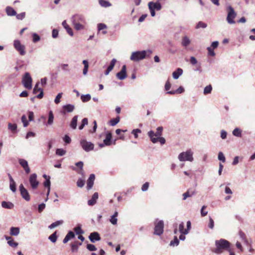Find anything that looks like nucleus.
Instances as JSON below:
<instances>
[{
    "mask_svg": "<svg viewBox=\"0 0 255 255\" xmlns=\"http://www.w3.org/2000/svg\"><path fill=\"white\" fill-rule=\"evenodd\" d=\"M206 208H207V206L204 205L202 206V207L201 209V215L202 217H204V216H206L208 214L207 211H204V209H206Z\"/></svg>",
    "mask_w": 255,
    "mask_h": 255,
    "instance_id": "60",
    "label": "nucleus"
},
{
    "mask_svg": "<svg viewBox=\"0 0 255 255\" xmlns=\"http://www.w3.org/2000/svg\"><path fill=\"white\" fill-rule=\"evenodd\" d=\"M212 90V87L211 85H208L204 88V94L207 95L211 93Z\"/></svg>",
    "mask_w": 255,
    "mask_h": 255,
    "instance_id": "41",
    "label": "nucleus"
},
{
    "mask_svg": "<svg viewBox=\"0 0 255 255\" xmlns=\"http://www.w3.org/2000/svg\"><path fill=\"white\" fill-rule=\"evenodd\" d=\"M60 67L61 69L65 72H69L70 69L69 68V65L68 64H60Z\"/></svg>",
    "mask_w": 255,
    "mask_h": 255,
    "instance_id": "40",
    "label": "nucleus"
},
{
    "mask_svg": "<svg viewBox=\"0 0 255 255\" xmlns=\"http://www.w3.org/2000/svg\"><path fill=\"white\" fill-rule=\"evenodd\" d=\"M116 61H117V60L116 59H115V58L113 59L110 62V65L107 68L109 70L112 71L115 66Z\"/></svg>",
    "mask_w": 255,
    "mask_h": 255,
    "instance_id": "49",
    "label": "nucleus"
},
{
    "mask_svg": "<svg viewBox=\"0 0 255 255\" xmlns=\"http://www.w3.org/2000/svg\"><path fill=\"white\" fill-rule=\"evenodd\" d=\"M72 23H73V24L74 26V28L77 30H82V29H83L84 28V24L85 23H78V22H72Z\"/></svg>",
    "mask_w": 255,
    "mask_h": 255,
    "instance_id": "33",
    "label": "nucleus"
},
{
    "mask_svg": "<svg viewBox=\"0 0 255 255\" xmlns=\"http://www.w3.org/2000/svg\"><path fill=\"white\" fill-rule=\"evenodd\" d=\"M72 22H78L80 23H85V19L83 15L76 14L72 17Z\"/></svg>",
    "mask_w": 255,
    "mask_h": 255,
    "instance_id": "13",
    "label": "nucleus"
},
{
    "mask_svg": "<svg viewBox=\"0 0 255 255\" xmlns=\"http://www.w3.org/2000/svg\"><path fill=\"white\" fill-rule=\"evenodd\" d=\"M184 224L183 222H181L179 225V232L184 235H187L188 234L187 230L184 229Z\"/></svg>",
    "mask_w": 255,
    "mask_h": 255,
    "instance_id": "31",
    "label": "nucleus"
},
{
    "mask_svg": "<svg viewBox=\"0 0 255 255\" xmlns=\"http://www.w3.org/2000/svg\"><path fill=\"white\" fill-rule=\"evenodd\" d=\"M239 236L246 245L247 246L250 245V243L247 239L246 236L243 232L241 231L239 232Z\"/></svg>",
    "mask_w": 255,
    "mask_h": 255,
    "instance_id": "27",
    "label": "nucleus"
},
{
    "mask_svg": "<svg viewBox=\"0 0 255 255\" xmlns=\"http://www.w3.org/2000/svg\"><path fill=\"white\" fill-rule=\"evenodd\" d=\"M78 249V245L77 243H74L71 245V250L73 253L77 252Z\"/></svg>",
    "mask_w": 255,
    "mask_h": 255,
    "instance_id": "59",
    "label": "nucleus"
},
{
    "mask_svg": "<svg viewBox=\"0 0 255 255\" xmlns=\"http://www.w3.org/2000/svg\"><path fill=\"white\" fill-rule=\"evenodd\" d=\"M18 162L20 165L23 168L25 172L27 174L29 173L30 169L28 166V162L23 159H19Z\"/></svg>",
    "mask_w": 255,
    "mask_h": 255,
    "instance_id": "14",
    "label": "nucleus"
},
{
    "mask_svg": "<svg viewBox=\"0 0 255 255\" xmlns=\"http://www.w3.org/2000/svg\"><path fill=\"white\" fill-rule=\"evenodd\" d=\"M58 30L56 29H53L52 30V36L53 38H56L58 36Z\"/></svg>",
    "mask_w": 255,
    "mask_h": 255,
    "instance_id": "64",
    "label": "nucleus"
},
{
    "mask_svg": "<svg viewBox=\"0 0 255 255\" xmlns=\"http://www.w3.org/2000/svg\"><path fill=\"white\" fill-rule=\"evenodd\" d=\"M141 132V130L139 129H138V128H136V129H134L133 130H132L131 133L134 135V136L135 138H137L138 137V135H137V133H140Z\"/></svg>",
    "mask_w": 255,
    "mask_h": 255,
    "instance_id": "63",
    "label": "nucleus"
},
{
    "mask_svg": "<svg viewBox=\"0 0 255 255\" xmlns=\"http://www.w3.org/2000/svg\"><path fill=\"white\" fill-rule=\"evenodd\" d=\"M207 26V24L202 21H199L196 25L195 28L198 29L200 28H205Z\"/></svg>",
    "mask_w": 255,
    "mask_h": 255,
    "instance_id": "43",
    "label": "nucleus"
},
{
    "mask_svg": "<svg viewBox=\"0 0 255 255\" xmlns=\"http://www.w3.org/2000/svg\"><path fill=\"white\" fill-rule=\"evenodd\" d=\"M99 1L100 4L102 6L104 7H108L111 6V5H112L110 2L105 0H99Z\"/></svg>",
    "mask_w": 255,
    "mask_h": 255,
    "instance_id": "37",
    "label": "nucleus"
},
{
    "mask_svg": "<svg viewBox=\"0 0 255 255\" xmlns=\"http://www.w3.org/2000/svg\"><path fill=\"white\" fill-rule=\"evenodd\" d=\"M19 190L20 195L23 199L26 201H29L30 200V197L28 190L24 187L22 184H21L19 186Z\"/></svg>",
    "mask_w": 255,
    "mask_h": 255,
    "instance_id": "9",
    "label": "nucleus"
},
{
    "mask_svg": "<svg viewBox=\"0 0 255 255\" xmlns=\"http://www.w3.org/2000/svg\"><path fill=\"white\" fill-rule=\"evenodd\" d=\"M218 158L219 160L221 161L223 163L225 162L226 161L225 157L223 153L221 151L218 153Z\"/></svg>",
    "mask_w": 255,
    "mask_h": 255,
    "instance_id": "48",
    "label": "nucleus"
},
{
    "mask_svg": "<svg viewBox=\"0 0 255 255\" xmlns=\"http://www.w3.org/2000/svg\"><path fill=\"white\" fill-rule=\"evenodd\" d=\"M91 99L90 94H87L86 95H82L81 96V99L83 102H87L89 101Z\"/></svg>",
    "mask_w": 255,
    "mask_h": 255,
    "instance_id": "35",
    "label": "nucleus"
},
{
    "mask_svg": "<svg viewBox=\"0 0 255 255\" xmlns=\"http://www.w3.org/2000/svg\"><path fill=\"white\" fill-rule=\"evenodd\" d=\"M242 131L240 128H236L233 130L232 133L235 136L241 137H242Z\"/></svg>",
    "mask_w": 255,
    "mask_h": 255,
    "instance_id": "32",
    "label": "nucleus"
},
{
    "mask_svg": "<svg viewBox=\"0 0 255 255\" xmlns=\"http://www.w3.org/2000/svg\"><path fill=\"white\" fill-rule=\"evenodd\" d=\"M120 122V117H117V118H114V119H111L109 123H110V125L111 126H116L119 122Z\"/></svg>",
    "mask_w": 255,
    "mask_h": 255,
    "instance_id": "38",
    "label": "nucleus"
},
{
    "mask_svg": "<svg viewBox=\"0 0 255 255\" xmlns=\"http://www.w3.org/2000/svg\"><path fill=\"white\" fill-rule=\"evenodd\" d=\"M226 9L228 12L226 18L227 22L230 24H235V21L234 20V19L237 16L236 12L231 5L228 6Z\"/></svg>",
    "mask_w": 255,
    "mask_h": 255,
    "instance_id": "4",
    "label": "nucleus"
},
{
    "mask_svg": "<svg viewBox=\"0 0 255 255\" xmlns=\"http://www.w3.org/2000/svg\"><path fill=\"white\" fill-rule=\"evenodd\" d=\"M87 249L90 251H95L97 250V248L95 245L93 244H87Z\"/></svg>",
    "mask_w": 255,
    "mask_h": 255,
    "instance_id": "54",
    "label": "nucleus"
},
{
    "mask_svg": "<svg viewBox=\"0 0 255 255\" xmlns=\"http://www.w3.org/2000/svg\"><path fill=\"white\" fill-rule=\"evenodd\" d=\"M54 115L51 111H49L48 115V119L47 121V125H51L53 123Z\"/></svg>",
    "mask_w": 255,
    "mask_h": 255,
    "instance_id": "36",
    "label": "nucleus"
},
{
    "mask_svg": "<svg viewBox=\"0 0 255 255\" xmlns=\"http://www.w3.org/2000/svg\"><path fill=\"white\" fill-rule=\"evenodd\" d=\"M29 183L30 184L32 189H36L39 185V182L37 180V175L35 173H33L30 175L29 179Z\"/></svg>",
    "mask_w": 255,
    "mask_h": 255,
    "instance_id": "11",
    "label": "nucleus"
},
{
    "mask_svg": "<svg viewBox=\"0 0 255 255\" xmlns=\"http://www.w3.org/2000/svg\"><path fill=\"white\" fill-rule=\"evenodd\" d=\"M89 238L90 241L93 243L101 240L99 234L96 232L91 233L89 236Z\"/></svg>",
    "mask_w": 255,
    "mask_h": 255,
    "instance_id": "15",
    "label": "nucleus"
},
{
    "mask_svg": "<svg viewBox=\"0 0 255 255\" xmlns=\"http://www.w3.org/2000/svg\"><path fill=\"white\" fill-rule=\"evenodd\" d=\"M21 121L23 124L24 127H26L28 125V122L27 120L25 115H23L21 117Z\"/></svg>",
    "mask_w": 255,
    "mask_h": 255,
    "instance_id": "53",
    "label": "nucleus"
},
{
    "mask_svg": "<svg viewBox=\"0 0 255 255\" xmlns=\"http://www.w3.org/2000/svg\"><path fill=\"white\" fill-rule=\"evenodd\" d=\"M8 128L9 130H10L12 132H14L17 129V126L16 124L9 123L8 124Z\"/></svg>",
    "mask_w": 255,
    "mask_h": 255,
    "instance_id": "46",
    "label": "nucleus"
},
{
    "mask_svg": "<svg viewBox=\"0 0 255 255\" xmlns=\"http://www.w3.org/2000/svg\"><path fill=\"white\" fill-rule=\"evenodd\" d=\"M62 96V93H59L56 96V98H55V99L54 100V102L56 104H59L60 103V99L61 98Z\"/></svg>",
    "mask_w": 255,
    "mask_h": 255,
    "instance_id": "55",
    "label": "nucleus"
},
{
    "mask_svg": "<svg viewBox=\"0 0 255 255\" xmlns=\"http://www.w3.org/2000/svg\"><path fill=\"white\" fill-rule=\"evenodd\" d=\"M107 28V25L104 23H100L98 24V30L99 31L106 29Z\"/></svg>",
    "mask_w": 255,
    "mask_h": 255,
    "instance_id": "58",
    "label": "nucleus"
},
{
    "mask_svg": "<svg viewBox=\"0 0 255 255\" xmlns=\"http://www.w3.org/2000/svg\"><path fill=\"white\" fill-rule=\"evenodd\" d=\"M63 223V220L57 221L56 222H55L52 223L49 226L48 228L50 229H52L59 225H62Z\"/></svg>",
    "mask_w": 255,
    "mask_h": 255,
    "instance_id": "34",
    "label": "nucleus"
},
{
    "mask_svg": "<svg viewBox=\"0 0 255 255\" xmlns=\"http://www.w3.org/2000/svg\"><path fill=\"white\" fill-rule=\"evenodd\" d=\"M50 177H48V179H46L45 181L44 182L43 184L44 186L47 188V189H49V190H50Z\"/></svg>",
    "mask_w": 255,
    "mask_h": 255,
    "instance_id": "50",
    "label": "nucleus"
},
{
    "mask_svg": "<svg viewBox=\"0 0 255 255\" xmlns=\"http://www.w3.org/2000/svg\"><path fill=\"white\" fill-rule=\"evenodd\" d=\"M112 133L111 132H108L106 133V138L104 140V142L105 144L107 146L111 145L112 144Z\"/></svg>",
    "mask_w": 255,
    "mask_h": 255,
    "instance_id": "21",
    "label": "nucleus"
},
{
    "mask_svg": "<svg viewBox=\"0 0 255 255\" xmlns=\"http://www.w3.org/2000/svg\"><path fill=\"white\" fill-rule=\"evenodd\" d=\"M146 53L147 51L145 50L133 52L130 57V60L134 62L141 60L145 58Z\"/></svg>",
    "mask_w": 255,
    "mask_h": 255,
    "instance_id": "3",
    "label": "nucleus"
},
{
    "mask_svg": "<svg viewBox=\"0 0 255 255\" xmlns=\"http://www.w3.org/2000/svg\"><path fill=\"white\" fill-rule=\"evenodd\" d=\"M6 14L8 16H14L16 15V11L10 6H7L5 8Z\"/></svg>",
    "mask_w": 255,
    "mask_h": 255,
    "instance_id": "24",
    "label": "nucleus"
},
{
    "mask_svg": "<svg viewBox=\"0 0 255 255\" xmlns=\"http://www.w3.org/2000/svg\"><path fill=\"white\" fill-rule=\"evenodd\" d=\"M154 131L153 130H150L148 132L147 134L148 136L150 137V140L153 143H156L157 142H159L161 144H164L165 143V139L163 137H152V135H154Z\"/></svg>",
    "mask_w": 255,
    "mask_h": 255,
    "instance_id": "8",
    "label": "nucleus"
},
{
    "mask_svg": "<svg viewBox=\"0 0 255 255\" xmlns=\"http://www.w3.org/2000/svg\"><path fill=\"white\" fill-rule=\"evenodd\" d=\"M162 131H163V128L162 127H158L156 129V132H154V134H153L154 135H152V137H160L162 135Z\"/></svg>",
    "mask_w": 255,
    "mask_h": 255,
    "instance_id": "30",
    "label": "nucleus"
},
{
    "mask_svg": "<svg viewBox=\"0 0 255 255\" xmlns=\"http://www.w3.org/2000/svg\"><path fill=\"white\" fill-rule=\"evenodd\" d=\"M39 85V82H37V83L35 84V86H34V88H33V93L34 94H37V93L38 92H39V89H42L41 88H39V87H38Z\"/></svg>",
    "mask_w": 255,
    "mask_h": 255,
    "instance_id": "56",
    "label": "nucleus"
},
{
    "mask_svg": "<svg viewBox=\"0 0 255 255\" xmlns=\"http://www.w3.org/2000/svg\"><path fill=\"white\" fill-rule=\"evenodd\" d=\"M32 78L28 72H26L22 79V83L23 86L27 89L30 90L32 88Z\"/></svg>",
    "mask_w": 255,
    "mask_h": 255,
    "instance_id": "5",
    "label": "nucleus"
},
{
    "mask_svg": "<svg viewBox=\"0 0 255 255\" xmlns=\"http://www.w3.org/2000/svg\"><path fill=\"white\" fill-rule=\"evenodd\" d=\"M80 144L83 149L86 152H89L94 149V144L85 139H81Z\"/></svg>",
    "mask_w": 255,
    "mask_h": 255,
    "instance_id": "6",
    "label": "nucleus"
},
{
    "mask_svg": "<svg viewBox=\"0 0 255 255\" xmlns=\"http://www.w3.org/2000/svg\"><path fill=\"white\" fill-rule=\"evenodd\" d=\"M57 239V236L56 235V232L53 233L52 235H51L49 237L48 239L51 241L52 243L56 242Z\"/></svg>",
    "mask_w": 255,
    "mask_h": 255,
    "instance_id": "42",
    "label": "nucleus"
},
{
    "mask_svg": "<svg viewBox=\"0 0 255 255\" xmlns=\"http://www.w3.org/2000/svg\"><path fill=\"white\" fill-rule=\"evenodd\" d=\"M98 193L97 192H95L92 197V198L88 200V204L89 206H93L96 203L97 200L98 199Z\"/></svg>",
    "mask_w": 255,
    "mask_h": 255,
    "instance_id": "19",
    "label": "nucleus"
},
{
    "mask_svg": "<svg viewBox=\"0 0 255 255\" xmlns=\"http://www.w3.org/2000/svg\"><path fill=\"white\" fill-rule=\"evenodd\" d=\"M62 25L64 27V28L66 30L67 33L71 36H73V32L72 28L67 24L66 20H64Z\"/></svg>",
    "mask_w": 255,
    "mask_h": 255,
    "instance_id": "23",
    "label": "nucleus"
},
{
    "mask_svg": "<svg viewBox=\"0 0 255 255\" xmlns=\"http://www.w3.org/2000/svg\"><path fill=\"white\" fill-rule=\"evenodd\" d=\"M74 231L77 235H81L84 233L83 231L80 226H78L74 229Z\"/></svg>",
    "mask_w": 255,
    "mask_h": 255,
    "instance_id": "57",
    "label": "nucleus"
},
{
    "mask_svg": "<svg viewBox=\"0 0 255 255\" xmlns=\"http://www.w3.org/2000/svg\"><path fill=\"white\" fill-rule=\"evenodd\" d=\"M214 227V222L211 217H209V222L208 224V227L213 229Z\"/></svg>",
    "mask_w": 255,
    "mask_h": 255,
    "instance_id": "62",
    "label": "nucleus"
},
{
    "mask_svg": "<svg viewBox=\"0 0 255 255\" xmlns=\"http://www.w3.org/2000/svg\"><path fill=\"white\" fill-rule=\"evenodd\" d=\"M190 42L191 41L190 39L187 36L183 37L181 42V44L183 46L185 47L188 46L190 44Z\"/></svg>",
    "mask_w": 255,
    "mask_h": 255,
    "instance_id": "26",
    "label": "nucleus"
},
{
    "mask_svg": "<svg viewBox=\"0 0 255 255\" xmlns=\"http://www.w3.org/2000/svg\"><path fill=\"white\" fill-rule=\"evenodd\" d=\"M95 179V175L94 174H90L88 179L87 182V188L88 190L91 189L94 184V180Z\"/></svg>",
    "mask_w": 255,
    "mask_h": 255,
    "instance_id": "18",
    "label": "nucleus"
},
{
    "mask_svg": "<svg viewBox=\"0 0 255 255\" xmlns=\"http://www.w3.org/2000/svg\"><path fill=\"white\" fill-rule=\"evenodd\" d=\"M116 76L119 80H124L127 78V67L125 65H123L122 66L121 70L119 72L117 73Z\"/></svg>",
    "mask_w": 255,
    "mask_h": 255,
    "instance_id": "12",
    "label": "nucleus"
},
{
    "mask_svg": "<svg viewBox=\"0 0 255 255\" xmlns=\"http://www.w3.org/2000/svg\"><path fill=\"white\" fill-rule=\"evenodd\" d=\"M1 206L3 208L11 209L14 207V205L10 202L2 201L1 202Z\"/></svg>",
    "mask_w": 255,
    "mask_h": 255,
    "instance_id": "25",
    "label": "nucleus"
},
{
    "mask_svg": "<svg viewBox=\"0 0 255 255\" xmlns=\"http://www.w3.org/2000/svg\"><path fill=\"white\" fill-rule=\"evenodd\" d=\"M193 152L191 149H188L184 152L180 153L178 156V159L180 161H190L192 162L194 160Z\"/></svg>",
    "mask_w": 255,
    "mask_h": 255,
    "instance_id": "2",
    "label": "nucleus"
},
{
    "mask_svg": "<svg viewBox=\"0 0 255 255\" xmlns=\"http://www.w3.org/2000/svg\"><path fill=\"white\" fill-rule=\"evenodd\" d=\"M164 228V223L162 220L159 221L155 225L154 234L160 236L163 234Z\"/></svg>",
    "mask_w": 255,
    "mask_h": 255,
    "instance_id": "10",
    "label": "nucleus"
},
{
    "mask_svg": "<svg viewBox=\"0 0 255 255\" xmlns=\"http://www.w3.org/2000/svg\"><path fill=\"white\" fill-rule=\"evenodd\" d=\"M148 8H149V6H151L152 7L153 10H160L162 8L161 4L158 1H157L155 2L153 1H150L148 3Z\"/></svg>",
    "mask_w": 255,
    "mask_h": 255,
    "instance_id": "17",
    "label": "nucleus"
},
{
    "mask_svg": "<svg viewBox=\"0 0 255 255\" xmlns=\"http://www.w3.org/2000/svg\"><path fill=\"white\" fill-rule=\"evenodd\" d=\"M85 181L84 179L79 178L77 181V185L80 188H82L85 185Z\"/></svg>",
    "mask_w": 255,
    "mask_h": 255,
    "instance_id": "47",
    "label": "nucleus"
},
{
    "mask_svg": "<svg viewBox=\"0 0 255 255\" xmlns=\"http://www.w3.org/2000/svg\"><path fill=\"white\" fill-rule=\"evenodd\" d=\"M62 109H63V111L62 112V113L63 114H65L66 113L72 112L75 109V106L73 105L67 104V105H64L62 107Z\"/></svg>",
    "mask_w": 255,
    "mask_h": 255,
    "instance_id": "16",
    "label": "nucleus"
},
{
    "mask_svg": "<svg viewBox=\"0 0 255 255\" xmlns=\"http://www.w3.org/2000/svg\"><path fill=\"white\" fill-rule=\"evenodd\" d=\"M19 234V228L18 227H11L10 229V234L11 236H16Z\"/></svg>",
    "mask_w": 255,
    "mask_h": 255,
    "instance_id": "28",
    "label": "nucleus"
},
{
    "mask_svg": "<svg viewBox=\"0 0 255 255\" xmlns=\"http://www.w3.org/2000/svg\"><path fill=\"white\" fill-rule=\"evenodd\" d=\"M195 194V190L188 189L186 192L183 194V200H185L187 198L192 197Z\"/></svg>",
    "mask_w": 255,
    "mask_h": 255,
    "instance_id": "20",
    "label": "nucleus"
},
{
    "mask_svg": "<svg viewBox=\"0 0 255 255\" xmlns=\"http://www.w3.org/2000/svg\"><path fill=\"white\" fill-rule=\"evenodd\" d=\"M8 245L13 248H16L17 247L18 244L17 242L14 241L13 240L11 239L10 241L7 242Z\"/></svg>",
    "mask_w": 255,
    "mask_h": 255,
    "instance_id": "52",
    "label": "nucleus"
},
{
    "mask_svg": "<svg viewBox=\"0 0 255 255\" xmlns=\"http://www.w3.org/2000/svg\"><path fill=\"white\" fill-rule=\"evenodd\" d=\"M88 121L87 118H84L82 121V123L81 125L79 127V129H82L85 126L88 125Z\"/></svg>",
    "mask_w": 255,
    "mask_h": 255,
    "instance_id": "44",
    "label": "nucleus"
},
{
    "mask_svg": "<svg viewBox=\"0 0 255 255\" xmlns=\"http://www.w3.org/2000/svg\"><path fill=\"white\" fill-rule=\"evenodd\" d=\"M183 74V70L180 68H178L172 73V76L174 79H178Z\"/></svg>",
    "mask_w": 255,
    "mask_h": 255,
    "instance_id": "22",
    "label": "nucleus"
},
{
    "mask_svg": "<svg viewBox=\"0 0 255 255\" xmlns=\"http://www.w3.org/2000/svg\"><path fill=\"white\" fill-rule=\"evenodd\" d=\"M10 189L13 192L16 191V185L15 182L10 183L9 185Z\"/></svg>",
    "mask_w": 255,
    "mask_h": 255,
    "instance_id": "61",
    "label": "nucleus"
},
{
    "mask_svg": "<svg viewBox=\"0 0 255 255\" xmlns=\"http://www.w3.org/2000/svg\"><path fill=\"white\" fill-rule=\"evenodd\" d=\"M66 153V151L62 148H58L56 150V154L59 156H63Z\"/></svg>",
    "mask_w": 255,
    "mask_h": 255,
    "instance_id": "51",
    "label": "nucleus"
},
{
    "mask_svg": "<svg viewBox=\"0 0 255 255\" xmlns=\"http://www.w3.org/2000/svg\"><path fill=\"white\" fill-rule=\"evenodd\" d=\"M32 41L34 43H36L40 40V36L36 33H33L32 34Z\"/></svg>",
    "mask_w": 255,
    "mask_h": 255,
    "instance_id": "45",
    "label": "nucleus"
},
{
    "mask_svg": "<svg viewBox=\"0 0 255 255\" xmlns=\"http://www.w3.org/2000/svg\"><path fill=\"white\" fill-rule=\"evenodd\" d=\"M215 244L216 248L214 252L217 254H221L225 250L230 251L231 244L226 240L221 239L219 240H216Z\"/></svg>",
    "mask_w": 255,
    "mask_h": 255,
    "instance_id": "1",
    "label": "nucleus"
},
{
    "mask_svg": "<svg viewBox=\"0 0 255 255\" xmlns=\"http://www.w3.org/2000/svg\"><path fill=\"white\" fill-rule=\"evenodd\" d=\"M13 46L20 55H24L26 53L25 46L21 44L19 40H15L13 42Z\"/></svg>",
    "mask_w": 255,
    "mask_h": 255,
    "instance_id": "7",
    "label": "nucleus"
},
{
    "mask_svg": "<svg viewBox=\"0 0 255 255\" xmlns=\"http://www.w3.org/2000/svg\"><path fill=\"white\" fill-rule=\"evenodd\" d=\"M179 241L176 236H174L173 240L170 243V246L172 247L177 246L179 245Z\"/></svg>",
    "mask_w": 255,
    "mask_h": 255,
    "instance_id": "39",
    "label": "nucleus"
},
{
    "mask_svg": "<svg viewBox=\"0 0 255 255\" xmlns=\"http://www.w3.org/2000/svg\"><path fill=\"white\" fill-rule=\"evenodd\" d=\"M78 120V116H75L72 119L70 123V127L73 129H76L77 128V123Z\"/></svg>",
    "mask_w": 255,
    "mask_h": 255,
    "instance_id": "29",
    "label": "nucleus"
}]
</instances>
